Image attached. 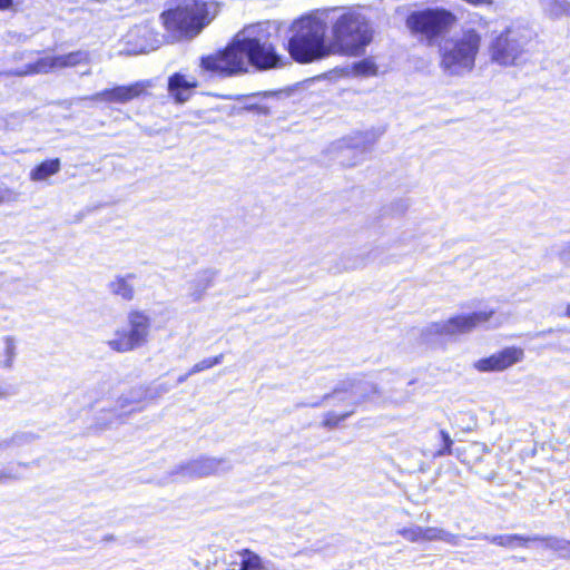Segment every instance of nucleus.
Here are the masks:
<instances>
[{
    "label": "nucleus",
    "mask_w": 570,
    "mask_h": 570,
    "mask_svg": "<svg viewBox=\"0 0 570 570\" xmlns=\"http://www.w3.org/2000/svg\"><path fill=\"white\" fill-rule=\"evenodd\" d=\"M159 19L174 42L197 37L210 23L213 16L204 0H180L164 10Z\"/></svg>",
    "instance_id": "obj_3"
},
{
    "label": "nucleus",
    "mask_w": 570,
    "mask_h": 570,
    "mask_svg": "<svg viewBox=\"0 0 570 570\" xmlns=\"http://www.w3.org/2000/svg\"><path fill=\"white\" fill-rule=\"evenodd\" d=\"M357 73L361 75H374L376 72V67L373 62L367 60H362L354 66Z\"/></svg>",
    "instance_id": "obj_28"
},
{
    "label": "nucleus",
    "mask_w": 570,
    "mask_h": 570,
    "mask_svg": "<svg viewBox=\"0 0 570 570\" xmlns=\"http://www.w3.org/2000/svg\"><path fill=\"white\" fill-rule=\"evenodd\" d=\"M197 87L198 81L195 78L187 79L180 72H175L168 78V91L176 102L187 101Z\"/></svg>",
    "instance_id": "obj_13"
},
{
    "label": "nucleus",
    "mask_w": 570,
    "mask_h": 570,
    "mask_svg": "<svg viewBox=\"0 0 570 570\" xmlns=\"http://www.w3.org/2000/svg\"><path fill=\"white\" fill-rule=\"evenodd\" d=\"M439 435H440V440H441V445L434 452L433 455L434 456H445V455L452 454L453 441H452L449 432L445 430H440Z\"/></svg>",
    "instance_id": "obj_26"
},
{
    "label": "nucleus",
    "mask_w": 570,
    "mask_h": 570,
    "mask_svg": "<svg viewBox=\"0 0 570 570\" xmlns=\"http://www.w3.org/2000/svg\"><path fill=\"white\" fill-rule=\"evenodd\" d=\"M150 80H139L128 85H119L104 89L92 96V100L107 104H127L148 95Z\"/></svg>",
    "instance_id": "obj_10"
},
{
    "label": "nucleus",
    "mask_w": 570,
    "mask_h": 570,
    "mask_svg": "<svg viewBox=\"0 0 570 570\" xmlns=\"http://www.w3.org/2000/svg\"><path fill=\"white\" fill-rule=\"evenodd\" d=\"M531 41L529 32L524 28L507 27L490 43L491 60L500 66H515L528 51Z\"/></svg>",
    "instance_id": "obj_7"
},
{
    "label": "nucleus",
    "mask_w": 570,
    "mask_h": 570,
    "mask_svg": "<svg viewBox=\"0 0 570 570\" xmlns=\"http://www.w3.org/2000/svg\"><path fill=\"white\" fill-rule=\"evenodd\" d=\"M224 356H225L224 353H220L216 356L202 360L200 362L194 364L189 368V374H196V373L203 372L205 370H209V368L220 364L224 360Z\"/></svg>",
    "instance_id": "obj_25"
},
{
    "label": "nucleus",
    "mask_w": 570,
    "mask_h": 570,
    "mask_svg": "<svg viewBox=\"0 0 570 570\" xmlns=\"http://www.w3.org/2000/svg\"><path fill=\"white\" fill-rule=\"evenodd\" d=\"M462 1L472 7L492 6L494 3L493 0H462Z\"/></svg>",
    "instance_id": "obj_29"
},
{
    "label": "nucleus",
    "mask_w": 570,
    "mask_h": 570,
    "mask_svg": "<svg viewBox=\"0 0 570 570\" xmlns=\"http://www.w3.org/2000/svg\"><path fill=\"white\" fill-rule=\"evenodd\" d=\"M2 202V196L0 195V203Z\"/></svg>",
    "instance_id": "obj_34"
},
{
    "label": "nucleus",
    "mask_w": 570,
    "mask_h": 570,
    "mask_svg": "<svg viewBox=\"0 0 570 570\" xmlns=\"http://www.w3.org/2000/svg\"><path fill=\"white\" fill-rule=\"evenodd\" d=\"M456 22L453 12L444 8H425L410 12L405 26L419 41L434 46L443 39Z\"/></svg>",
    "instance_id": "obj_4"
},
{
    "label": "nucleus",
    "mask_w": 570,
    "mask_h": 570,
    "mask_svg": "<svg viewBox=\"0 0 570 570\" xmlns=\"http://www.w3.org/2000/svg\"><path fill=\"white\" fill-rule=\"evenodd\" d=\"M56 71L55 56H42L35 62L28 63L23 69L16 72L17 76L26 77L39 73H49Z\"/></svg>",
    "instance_id": "obj_20"
},
{
    "label": "nucleus",
    "mask_w": 570,
    "mask_h": 570,
    "mask_svg": "<svg viewBox=\"0 0 570 570\" xmlns=\"http://www.w3.org/2000/svg\"><path fill=\"white\" fill-rule=\"evenodd\" d=\"M135 274L130 273L125 276H117L110 284L109 288L115 296H119L125 301H132L135 297V288L130 284Z\"/></svg>",
    "instance_id": "obj_22"
},
{
    "label": "nucleus",
    "mask_w": 570,
    "mask_h": 570,
    "mask_svg": "<svg viewBox=\"0 0 570 570\" xmlns=\"http://www.w3.org/2000/svg\"><path fill=\"white\" fill-rule=\"evenodd\" d=\"M331 55L347 57L362 56L373 41V28L368 20L354 10H345L334 18L330 26Z\"/></svg>",
    "instance_id": "obj_2"
},
{
    "label": "nucleus",
    "mask_w": 570,
    "mask_h": 570,
    "mask_svg": "<svg viewBox=\"0 0 570 570\" xmlns=\"http://www.w3.org/2000/svg\"><path fill=\"white\" fill-rule=\"evenodd\" d=\"M494 542L502 547H528L531 542H542L547 547L551 549H560L562 548V542L556 538L551 537H524L521 534H508V535H499L494 538Z\"/></svg>",
    "instance_id": "obj_15"
},
{
    "label": "nucleus",
    "mask_w": 570,
    "mask_h": 570,
    "mask_svg": "<svg viewBox=\"0 0 570 570\" xmlns=\"http://www.w3.org/2000/svg\"><path fill=\"white\" fill-rule=\"evenodd\" d=\"M13 6V0H0V11L10 9Z\"/></svg>",
    "instance_id": "obj_30"
},
{
    "label": "nucleus",
    "mask_w": 570,
    "mask_h": 570,
    "mask_svg": "<svg viewBox=\"0 0 570 570\" xmlns=\"http://www.w3.org/2000/svg\"><path fill=\"white\" fill-rule=\"evenodd\" d=\"M190 375H191V374H189V371H188L186 374L181 375V376L178 379V382H179V383L185 382V381L187 380V377H188V376H190Z\"/></svg>",
    "instance_id": "obj_31"
},
{
    "label": "nucleus",
    "mask_w": 570,
    "mask_h": 570,
    "mask_svg": "<svg viewBox=\"0 0 570 570\" xmlns=\"http://www.w3.org/2000/svg\"><path fill=\"white\" fill-rule=\"evenodd\" d=\"M399 533L410 542L433 541L441 538V531L435 528L410 527Z\"/></svg>",
    "instance_id": "obj_18"
},
{
    "label": "nucleus",
    "mask_w": 570,
    "mask_h": 570,
    "mask_svg": "<svg viewBox=\"0 0 570 570\" xmlns=\"http://www.w3.org/2000/svg\"><path fill=\"white\" fill-rule=\"evenodd\" d=\"M327 31V22L320 17L308 14L294 20L286 46L288 55L301 65L332 56L326 40Z\"/></svg>",
    "instance_id": "obj_1"
},
{
    "label": "nucleus",
    "mask_w": 570,
    "mask_h": 570,
    "mask_svg": "<svg viewBox=\"0 0 570 570\" xmlns=\"http://www.w3.org/2000/svg\"><path fill=\"white\" fill-rule=\"evenodd\" d=\"M16 355V346L11 337H4L0 342V367L9 368L12 366Z\"/></svg>",
    "instance_id": "obj_23"
},
{
    "label": "nucleus",
    "mask_w": 570,
    "mask_h": 570,
    "mask_svg": "<svg viewBox=\"0 0 570 570\" xmlns=\"http://www.w3.org/2000/svg\"><path fill=\"white\" fill-rule=\"evenodd\" d=\"M564 316L570 317V303L566 306Z\"/></svg>",
    "instance_id": "obj_32"
},
{
    "label": "nucleus",
    "mask_w": 570,
    "mask_h": 570,
    "mask_svg": "<svg viewBox=\"0 0 570 570\" xmlns=\"http://www.w3.org/2000/svg\"><path fill=\"white\" fill-rule=\"evenodd\" d=\"M242 58L258 70H268L282 67V56L276 51V47L261 37H244L237 39Z\"/></svg>",
    "instance_id": "obj_9"
},
{
    "label": "nucleus",
    "mask_w": 570,
    "mask_h": 570,
    "mask_svg": "<svg viewBox=\"0 0 570 570\" xmlns=\"http://www.w3.org/2000/svg\"><path fill=\"white\" fill-rule=\"evenodd\" d=\"M524 358V351L519 346L504 347L474 363V368L482 373L502 372L521 362Z\"/></svg>",
    "instance_id": "obj_11"
},
{
    "label": "nucleus",
    "mask_w": 570,
    "mask_h": 570,
    "mask_svg": "<svg viewBox=\"0 0 570 570\" xmlns=\"http://www.w3.org/2000/svg\"><path fill=\"white\" fill-rule=\"evenodd\" d=\"M210 283L212 282L209 278H205L195 283L191 293L194 301H199L203 297L204 292L210 286Z\"/></svg>",
    "instance_id": "obj_27"
},
{
    "label": "nucleus",
    "mask_w": 570,
    "mask_h": 570,
    "mask_svg": "<svg viewBox=\"0 0 570 570\" xmlns=\"http://www.w3.org/2000/svg\"><path fill=\"white\" fill-rule=\"evenodd\" d=\"M482 37L476 29L470 28L459 38L452 39L450 48L440 50V66L452 75L471 71L475 66Z\"/></svg>",
    "instance_id": "obj_5"
},
{
    "label": "nucleus",
    "mask_w": 570,
    "mask_h": 570,
    "mask_svg": "<svg viewBox=\"0 0 570 570\" xmlns=\"http://www.w3.org/2000/svg\"><path fill=\"white\" fill-rule=\"evenodd\" d=\"M224 463L223 458L200 456L190 462L189 469L196 476H208L218 473Z\"/></svg>",
    "instance_id": "obj_16"
},
{
    "label": "nucleus",
    "mask_w": 570,
    "mask_h": 570,
    "mask_svg": "<svg viewBox=\"0 0 570 570\" xmlns=\"http://www.w3.org/2000/svg\"><path fill=\"white\" fill-rule=\"evenodd\" d=\"M199 67L208 76L216 78H229L247 71L238 40H234L212 53L202 56Z\"/></svg>",
    "instance_id": "obj_8"
},
{
    "label": "nucleus",
    "mask_w": 570,
    "mask_h": 570,
    "mask_svg": "<svg viewBox=\"0 0 570 570\" xmlns=\"http://www.w3.org/2000/svg\"><path fill=\"white\" fill-rule=\"evenodd\" d=\"M456 456L461 459V450L456 449Z\"/></svg>",
    "instance_id": "obj_33"
},
{
    "label": "nucleus",
    "mask_w": 570,
    "mask_h": 570,
    "mask_svg": "<svg viewBox=\"0 0 570 570\" xmlns=\"http://www.w3.org/2000/svg\"><path fill=\"white\" fill-rule=\"evenodd\" d=\"M278 97L275 94L264 92L256 101L246 104L244 109L256 116H269L277 109Z\"/></svg>",
    "instance_id": "obj_17"
},
{
    "label": "nucleus",
    "mask_w": 570,
    "mask_h": 570,
    "mask_svg": "<svg viewBox=\"0 0 570 570\" xmlns=\"http://www.w3.org/2000/svg\"><path fill=\"white\" fill-rule=\"evenodd\" d=\"M353 410L341 413L328 411L324 414L321 425L328 430L338 428L347 417L353 414Z\"/></svg>",
    "instance_id": "obj_24"
},
{
    "label": "nucleus",
    "mask_w": 570,
    "mask_h": 570,
    "mask_svg": "<svg viewBox=\"0 0 570 570\" xmlns=\"http://www.w3.org/2000/svg\"><path fill=\"white\" fill-rule=\"evenodd\" d=\"M61 164L59 158L46 159L36 165L29 174L32 181H42L48 177L56 175L60 170Z\"/></svg>",
    "instance_id": "obj_21"
},
{
    "label": "nucleus",
    "mask_w": 570,
    "mask_h": 570,
    "mask_svg": "<svg viewBox=\"0 0 570 570\" xmlns=\"http://www.w3.org/2000/svg\"><path fill=\"white\" fill-rule=\"evenodd\" d=\"M151 326L153 320L147 312L132 308L127 313V327L116 330L107 345L117 353L135 351L148 343Z\"/></svg>",
    "instance_id": "obj_6"
},
{
    "label": "nucleus",
    "mask_w": 570,
    "mask_h": 570,
    "mask_svg": "<svg viewBox=\"0 0 570 570\" xmlns=\"http://www.w3.org/2000/svg\"><path fill=\"white\" fill-rule=\"evenodd\" d=\"M90 61L88 51L76 50L63 55L55 56L56 70L73 68L80 65H87Z\"/></svg>",
    "instance_id": "obj_19"
},
{
    "label": "nucleus",
    "mask_w": 570,
    "mask_h": 570,
    "mask_svg": "<svg viewBox=\"0 0 570 570\" xmlns=\"http://www.w3.org/2000/svg\"><path fill=\"white\" fill-rule=\"evenodd\" d=\"M227 570H265V566L256 552L245 548L230 554Z\"/></svg>",
    "instance_id": "obj_14"
},
{
    "label": "nucleus",
    "mask_w": 570,
    "mask_h": 570,
    "mask_svg": "<svg viewBox=\"0 0 570 570\" xmlns=\"http://www.w3.org/2000/svg\"><path fill=\"white\" fill-rule=\"evenodd\" d=\"M494 313V309H489L452 316L445 323L446 332L452 335L469 333L478 326L489 322L493 317Z\"/></svg>",
    "instance_id": "obj_12"
}]
</instances>
